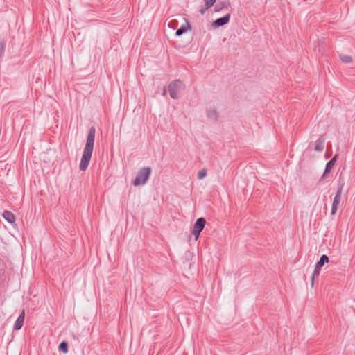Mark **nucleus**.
I'll return each instance as SVG.
<instances>
[{
	"label": "nucleus",
	"instance_id": "1",
	"mask_svg": "<svg viewBox=\"0 0 355 355\" xmlns=\"http://www.w3.org/2000/svg\"><path fill=\"white\" fill-rule=\"evenodd\" d=\"M95 134L96 129L92 126L89 129L86 144L84 148L83 154L79 165V168L82 171H84L87 168L91 160L94 146Z\"/></svg>",
	"mask_w": 355,
	"mask_h": 355
},
{
	"label": "nucleus",
	"instance_id": "2",
	"mask_svg": "<svg viewBox=\"0 0 355 355\" xmlns=\"http://www.w3.org/2000/svg\"><path fill=\"white\" fill-rule=\"evenodd\" d=\"M150 172L151 168L148 166L141 168L139 171L135 179L132 181V184L135 187H137L146 184L149 178Z\"/></svg>",
	"mask_w": 355,
	"mask_h": 355
},
{
	"label": "nucleus",
	"instance_id": "3",
	"mask_svg": "<svg viewBox=\"0 0 355 355\" xmlns=\"http://www.w3.org/2000/svg\"><path fill=\"white\" fill-rule=\"evenodd\" d=\"M184 87L183 83L180 80H175L168 85L170 96L173 99L178 98L179 92Z\"/></svg>",
	"mask_w": 355,
	"mask_h": 355
},
{
	"label": "nucleus",
	"instance_id": "4",
	"mask_svg": "<svg viewBox=\"0 0 355 355\" xmlns=\"http://www.w3.org/2000/svg\"><path fill=\"white\" fill-rule=\"evenodd\" d=\"M206 224V220L204 218H199L194 223L192 228V234L195 236V240L197 241L199 238L200 232L204 229Z\"/></svg>",
	"mask_w": 355,
	"mask_h": 355
},
{
	"label": "nucleus",
	"instance_id": "5",
	"mask_svg": "<svg viewBox=\"0 0 355 355\" xmlns=\"http://www.w3.org/2000/svg\"><path fill=\"white\" fill-rule=\"evenodd\" d=\"M329 261V257L327 255H322L320 260L315 264V269L313 270L314 275H318L321 268L324 266L325 263H327Z\"/></svg>",
	"mask_w": 355,
	"mask_h": 355
},
{
	"label": "nucleus",
	"instance_id": "6",
	"mask_svg": "<svg viewBox=\"0 0 355 355\" xmlns=\"http://www.w3.org/2000/svg\"><path fill=\"white\" fill-rule=\"evenodd\" d=\"M230 14L227 13L224 17H220V18H218L217 19H216L213 22L212 25L215 28L222 26L228 23V21H230Z\"/></svg>",
	"mask_w": 355,
	"mask_h": 355
},
{
	"label": "nucleus",
	"instance_id": "7",
	"mask_svg": "<svg viewBox=\"0 0 355 355\" xmlns=\"http://www.w3.org/2000/svg\"><path fill=\"white\" fill-rule=\"evenodd\" d=\"M25 319V311L23 310L14 324V330H19L21 329Z\"/></svg>",
	"mask_w": 355,
	"mask_h": 355
},
{
	"label": "nucleus",
	"instance_id": "8",
	"mask_svg": "<svg viewBox=\"0 0 355 355\" xmlns=\"http://www.w3.org/2000/svg\"><path fill=\"white\" fill-rule=\"evenodd\" d=\"M2 216L9 223H14L15 222V216L10 211H4L2 214Z\"/></svg>",
	"mask_w": 355,
	"mask_h": 355
},
{
	"label": "nucleus",
	"instance_id": "9",
	"mask_svg": "<svg viewBox=\"0 0 355 355\" xmlns=\"http://www.w3.org/2000/svg\"><path fill=\"white\" fill-rule=\"evenodd\" d=\"M191 25L189 24V23L187 21H186V25H183L180 28H178L175 32V35L180 36L182 34H184V33H186L188 29H191Z\"/></svg>",
	"mask_w": 355,
	"mask_h": 355
},
{
	"label": "nucleus",
	"instance_id": "10",
	"mask_svg": "<svg viewBox=\"0 0 355 355\" xmlns=\"http://www.w3.org/2000/svg\"><path fill=\"white\" fill-rule=\"evenodd\" d=\"M336 161V155H335L326 165L325 171L323 174V177H324L328 173L331 171L332 168L334 167Z\"/></svg>",
	"mask_w": 355,
	"mask_h": 355
},
{
	"label": "nucleus",
	"instance_id": "11",
	"mask_svg": "<svg viewBox=\"0 0 355 355\" xmlns=\"http://www.w3.org/2000/svg\"><path fill=\"white\" fill-rule=\"evenodd\" d=\"M340 198H341V189H340L338 190L337 193L334 198L332 205L337 206L338 207V205L340 202Z\"/></svg>",
	"mask_w": 355,
	"mask_h": 355
},
{
	"label": "nucleus",
	"instance_id": "12",
	"mask_svg": "<svg viewBox=\"0 0 355 355\" xmlns=\"http://www.w3.org/2000/svg\"><path fill=\"white\" fill-rule=\"evenodd\" d=\"M207 117L210 119L216 120L217 119L218 114L215 110H209L207 111Z\"/></svg>",
	"mask_w": 355,
	"mask_h": 355
},
{
	"label": "nucleus",
	"instance_id": "13",
	"mask_svg": "<svg viewBox=\"0 0 355 355\" xmlns=\"http://www.w3.org/2000/svg\"><path fill=\"white\" fill-rule=\"evenodd\" d=\"M59 350L67 353L68 352V344L66 341H62L59 345Z\"/></svg>",
	"mask_w": 355,
	"mask_h": 355
},
{
	"label": "nucleus",
	"instance_id": "14",
	"mask_svg": "<svg viewBox=\"0 0 355 355\" xmlns=\"http://www.w3.org/2000/svg\"><path fill=\"white\" fill-rule=\"evenodd\" d=\"M227 5L225 2L218 3L216 4L214 7L215 12H220L224 8H226Z\"/></svg>",
	"mask_w": 355,
	"mask_h": 355
},
{
	"label": "nucleus",
	"instance_id": "15",
	"mask_svg": "<svg viewBox=\"0 0 355 355\" xmlns=\"http://www.w3.org/2000/svg\"><path fill=\"white\" fill-rule=\"evenodd\" d=\"M340 60L343 63H345V64H349V63L352 62V58L349 55H341Z\"/></svg>",
	"mask_w": 355,
	"mask_h": 355
},
{
	"label": "nucleus",
	"instance_id": "16",
	"mask_svg": "<svg viewBox=\"0 0 355 355\" xmlns=\"http://www.w3.org/2000/svg\"><path fill=\"white\" fill-rule=\"evenodd\" d=\"M207 175V170L202 168L198 172L197 176L199 180L203 179Z\"/></svg>",
	"mask_w": 355,
	"mask_h": 355
},
{
	"label": "nucleus",
	"instance_id": "17",
	"mask_svg": "<svg viewBox=\"0 0 355 355\" xmlns=\"http://www.w3.org/2000/svg\"><path fill=\"white\" fill-rule=\"evenodd\" d=\"M324 148V144L323 142H318L316 144H315V150L316 151H322Z\"/></svg>",
	"mask_w": 355,
	"mask_h": 355
},
{
	"label": "nucleus",
	"instance_id": "18",
	"mask_svg": "<svg viewBox=\"0 0 355 355\" xmlns=\"http://www.w3.org/2000/svg\"><path fill=\"white\" fill-rule=\"evenodd\" d=\"M216 0H205L206 8H211Z\"/></svg>",
	"mask_w": 355,
	"mask_h": 355
},
{
	"label": "nucleus",
	"instance_id": "19",
	"mask_svg": "<svg viewBox=\"0 0 355 355\" xmlns=\"http://www.w3.org/2000/svg\"><path fill=\"white\" fill-rule=\"evenodd\" d=\"M337 209H338V207H337V206H335V205H332L331 214L332 215L335 214V213H336V211H337Z\"/></svg>",
	"mask_w": 355,
	"mask_h": 355
},
{
	"label": "nucleus",
	"instance_id": "20",
	"mask_svg": "<svg viewBox=\"0 0 355 355\" xmlns=\"http://www.w3.org/2000/svg\"><path fill=\"white\" fill-rule=\"evenodd\" d=\"M318 275H314V272H313V275H312V277H311V287L313 286L314 285V281H315V277H317Z\"/></svg>",
	"mask_w": 355,
	"mask_h": 355
},
{
	"label": "nucleus",
	"instance_id": "21",
	"mask_svg": "<svg viewBox=\"0 0 355 355\" xmlns=\"http://www.w3.org/2000/svg\"><path fill=\"white\" fill-rule=\"evenodd\" d=\"M207 9H208V8H206V7H205V8H201V9L200 10V14L203 15Z\"/></svg>",
	"mask_w": 355,
	"mask_h": 355
},
{
	"label": "nucleus",
	"instance_id": "22",
	"mask_svg": "<svg viewBox=\"0 0 355 355\" xmlns=\"http://www.w3.org/2000/svg\"><path fill=\"white\" fill-rule=\"evenodd\" d=\"M166 89L164 88V91H163V95H166Z\"/></svg>",
	"mask_w": 355,
	"mask_h": 355
}]
</instances>
